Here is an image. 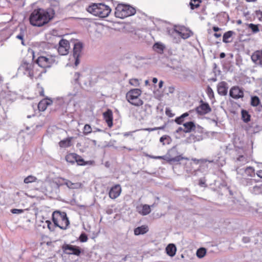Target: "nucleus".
I'll list each match as a JSON object with an SVG mask.
<instances>
[{"mask_svg":"<svg viewBox=\"0 0 262 262\" xmlns=\"http://www.w3.org/2000/svg\"><path fill=\"white\" fill-rule=\"evenodd\" d=\"M92 132L91 126L89 124H85L83 128V133L85 135H87Z\"/></svg>","mask_w":262,"mask_h":262,"instance_id":"44","label":"nucleus"},{"mask_svg":"<svg viewBox=\"0 0 262 262\" xmlns=\"http://www.w3.org/2000/svg\"><path fill=\"white\" fill-rule=\"evenodd\" d=\"M103 116L108 127H111L113 126L112 112L110 110H108L107 111L103 113Z\"/></svg>","mask_w":262,"mask_h":262,"instance_id":"21","label":"nucleus"},{"mask_svg":"<svg viewBox=\"0 0 262 262\" xmlns=\"http://www.w3.org/2000/svg\"><path fill=\"white\" fill-rule=\"evenodd\" d=\"M36 67V64L33 62L24 61L18 69V74L32 78L37 73Z\"/></svg>","mask_w":262,"mask_h":262,"instance_id":"5","label":"nucleus"},{"mask_svg":"<svg viewBox=\"0 0 262 262\" xmlns=\"http://www.w3.org/2000/svg\"><path fill=\"white\" fill-rule=\"evenodd\" d=\"M239 182L243 185L248 186L253 185L256 182V181L255 179L243 177L239 179Z\"/></svg>","mask_w":262,"mask_h":262,"instance_id":"23","label":"nucleus"},{"mask_svg":"<svg viewBox=\"0 0 262 262\" xmlns=\"http://www.w3.org/2000/svg\"><path fill=\"white\" fill-rule=\"evenodd\" d=\"M20 32L19 33V34L16 35V38L18 39L21 40V44L23 45H25V43L24 41V37L25 36V30L23 28H20Z\"/></svg>","mask_w":262,"mask_h":262,"instance_id":"41","label":"nucleus"},{"mask_svg":"<svg viewBox=\"0 0 262 262\" xmlns=\"http://www.w3.org/2000/svg\"><path fill=\"white\" fill-rule=\"evenodd\" d=\"M141 91L138 89L130 90L126 94V97L127 101L132 105L140 106L143 104L142 100L140 98Z\"/></svg>","mask_w":262,"mask_h":262,"instance_id":"8","label":"nucleus"},{"mask_svg":"<svg viewBox=\"0 0 262 262\" xmlns=\"http://www.w3.org/2000/svg\"><path fill=\"white\" fill-rule=\"evenodd\" d=\"M40 222L41 224H39V226H42L43 228H45L47 227L51 231L53 230L51 227L52 224L50 221L46 220L45 221H41Z\"/></svg>","mask_w":262,"mask_h":262,"instance_id":"36","label":"nucleus"},{"mask_svg":"<svg viewBox=\"0 0 262 262\" xmlns=\"http://www.w3.org/2000/svg\"><path fill=\"white\" fill-rule=\"evenodd\" d=\"M184 121V119L181 116L175 119V122L178 124H181Z\"/></svg>","mask_w":262,"mask_h":262,"instance_id":"51","label":"nucleus"},{"mask_svg":"<svg viewBox=\"0 0 262 262\" xmlns=\"http://www.w3.org/2000/svg\"><path fill=\"white\" fill-rule=\"evenodd\" d=\"M201 104L195 108V111L198 115H204L210 113L211 109L208 103L200 101Z\"/></svg>","mask_w":262,"mask_h":262,"instance_id":"14","label":"nucleus"},{"mask_svg":"<svg viewBox=\"0 0 262 262\" xmlns=\"http://www.w3.org/2000/svg\"><path fill=\"white\" fill-rule=\"evenodd\" d=\"M256 15L260 20L262 21V12L260 11L256 12Z\"/></svg>","mask_w":262,"mask_h":262,"instance_id":"56","label":"nucleus"},{"mask_svg":"<svg viewBox=\"0 0 262 262\" xmlns=\"http://www.w3.org/2000/svg\"><path fill=\"white\" fill-rule=\"evenodd\" d=\"M184 127V132L190 133L195 128V125L192 121H189L183 124Z\"/></svg>","mask_w":262,"mask_h":262,"instance_id":"24","label":"nucleus"},{"mask_svg":"<svg viewBox=\"0 0 262 262\" xmlns=\"http://www.w3.org/2000/svg\"><path fill=\"white\" fill-rule=\"evenodd\" d=\"M242 240L244 243H247L250 242V238L248 237H244Z\"/></svg>","mask_w":262,"mask_h":262,"instance_id":"57","label":"nucleus"},{"mask_svg":"<svg viewBox=\"0 0 262 262\" xmlns=\"http://www.w3.org/2000/svg\"><path fill=\"white\" fill-rule=\"evenodd\" d=\"M121 187L119 184H117L111 188L109 191V196L112 199L117 198L121 192Z\"/></svg>","mask_w":262,"mask_h":262,"instance_id":"17","label":"nucleus"},{"mask_svg":"<svg viewBox=\"0 0 262 262\" xmlns=\"http://www.w3.org/2000/svg\"><path fill=\"white\" fill-rule=\"evenodd\" d=\"M226 55L225 53L224 52L221 53L220 54V57L221 58H224L225 57Z\"/></svg>","mask_w":262,"mask_h":262,"instance_id":"62","label":"nucleus"},{"mask_svg":"<svg viewBox=\"0 0 262 262\" xmlns=\"http://www.w3.org/2000/svg\"><path fill=\"white\" fill-rule=\"evenodd\" d=\"M163 81L162 80L160 81V82L159 83V88H161L163 86Z\"/></svg>","mask_w":262,"mask_h":262,"instance_id":"63","label":"nucleus"},{"mask_svg":"<svg viewBox=\"0 0 262 262\" xmlns=\"http://www.w3.org/2000/svg\"><path fill=\"white\" fill-rule=\"evenodd\" d=\"M80 94L78 93H70L63 97H58L57 101H59L60 104L66 105H72L75 106L80 100Z\"/></svg>","mask_w":262,"mask_h":262,"instance_id":"7","label":"nucleus"},{"mask_svg":"<svg viewBox=\"0 0 262 262\" xmlns=\"http://www.w3.org/2000/svg\"><path fill=\"white\" fill-rule=\"evenodd\" d=\"M54 11L51 9L48 10L38 8L34 10L29 17L31 25L36 27H42L48 24L53 17Z\"/></svg>","mask_w":262,"mask_h":262,"instance_id":"1","label":"nucleus"},{"mask_svg":"<svg viewBox=\"0 0 262 262\" xmlns=\"http://www.w3.org/2000/svg\"><path fill=\"white\" fill-rule=\"evenodd\" d=\"M45 103H46V101H43V100L39 102L38 108L40 111H44L47 108V106Z\"/></svg>","mask_w":262,"mask_h":262,"instance_id":"43","label":"nucleus"},{"mask_svg":"<svg viewBox=\"0 0 262 262\" xmlns=\"http://www.w3.org/2000/svg\"><path fill=\"white\" fill-rule=\"evenodd\" d=\"M178 152L175 147H172L168 150L167 154L166 155L168 157L169 160L167 162L169 163L178 162L182 159H188L187 158L182 157L181 155H178Z\"/></svg>","mask_w":262,"mask_h":262,"instance_id":"11","label":"nucleus"},{"mask_svg":"<svg viewBox=\"0 0 262 262\" xmlns=\"http://www.w3.org/2000/svg\"><path fill=\"white\" fill-rule=\"evenodd\" d=\"M148 231V228L147 226L143 225L140 227H138L134 229V234L136 235H139L140 234H144L147 233Z\"/></svg>","mask_w":262,"mask_h":262,"instance_id":"26","label":"nucleus"},{"mask_svg":"<svg viewBox=\"0 0 262 262\" xmlns=\"http://www.w3.org/2000/svg\"><path fill=\"white\" fill-rule=\"evenodd\" d=\"M206 253V250L204 248H200L198 249L196 255L199 258H203Z\"/></svg>","mask_w":262,"mask_h":262,"instance_id":"37","label":"nucleus"},{"mask_svg":"<svg viewBox=\"0 0 262 262\" xmlns=\"http://www.w3.org/2000/svg\"><path fill=\"white\" fill-rule=\"evenodd\" d=\"M74 59H75V66L76 67H77L79 64V57H74Z\"/></svg>","mask_w":262,"mask_h":262,"instance_id":"55","label":"nucleus"},{"mask_svg":"<svg viewBox=\"0 0 262 262\" xmlns=\"http://www.w3.org/2000/svg\"><path fill=\"white\" fill-rule=\"evenodd\" d=\"M135 13L134 8L129 5L119 4L116 8L115 14L117 17L124 18L133 15Z\"/></svg>","mask_w":262,"mask_h":262,"instance_id":"6","label":"nucleus"},{"mask_svg":"<svg viewBox=\"0 0 262 262\" xmlns=\"http://www.w3.org/2000/svg\"><path fill=\"white\" fill-rule=\"evenodd\" d=\"M257 111L260 113V116L262 117V106H259L257 108Z\"/></svg>","mask_w":262,"mask_h":262,"instance_id":"59","label":"nucleus"},{"mask_svg":"<svg viewBox=\"0 0 262 262\" xmlns=\"http://www.w3.org/2000/svg\"><path fill=\"white\" fill-rule=\"evenodd\" d=\"M79 238L80 241L82 243L86 242L88 239L86 234L84 233H81Z\"/></svg>","mask_w":262,"mask_h":262,"instance_id":"47","label":"nucleus"},{"mask_svg":"<svg viewBox=\"0 0 262 262\" xmlns=\"http://www.w3.org/2000/svg\"><path fill=\"white\" fill-rule=\"evenodd\" d=\"M242 117L243 121L245 122H248L250 120V116L249 115L248 113L245 110H242Z\"/></svg>","mask_w":262,"mask_h":262,"instance_id":"38","label":"nucleus"},{"mask_svg":"<svg viewBox=\"0 0 262 262\" xmlns=\"http://www.w3.org/2000/svg\"><path fill=\"white\" fill-rule=\"evenodd\" d=\"M212 29H213V30L215 32H217L221 30V29L217 27H213Z\"/></svg>","mask_w":262,"mask_h":262,"instance_id":"60","label":"nucleus"},{"mask_svg":"<svg viewBox=\"0 0 262 262\" xmlns=\"http://www.w3.org/2000/svg\"><path fill=\"white\" fill-rule=\"evenodd\" d=\"M43 101H46V103H45L47 106L51 105L53 102L52 100L50 99H43Z\"/></svg>","mask_w":262,"mask_h":262,"instance_id":"54","label":"nucleus"},{"mask_svg":"<svg viewBox=\"0 0 262 262\" xmlns=\"http://www.w3.org/2000/svg\"><path fill=\"white\" fill-rule=\"evenodd\" d=\"M192 161H194L196 164L200 163L201 164V166H203L204 164H205L207 162L210 163L214 162V161L213 160H207L206 159H197L196 158H192Z\"/></svg>","mask_w":262,"mask_h":262,"instance_id":"33","label":"nucleus"},{"mask_svg":"<svg viewBox=\"0 0 262 262\" xmlns=\"http://www.w3.org/2000/svg\"><path fill=\"white\" fill-rule=\"evenodd\" d=\"M160 142L162 143L163 145H168L171 142V139L168 135H164L160 138Z\"/></svg>","mask_w":262,"mask_h":262,"instance_id":"30","label":"nucleus"},{"mask_svg":"<svg viewBox=\"0 0 262 262\" xmlns=\"http://www.w3.org/2000/svg\"><path fill=\"white\" fill-rule=\"evenodd\" d=\"M86 10L92 14L102 18L108 16L111 12L109 6L101 3L92 4L86 8Z\"/></svg>","mask_w":262,"mask_h":262,"instance_id":"2","label":"nucleus"},{"mask_svg":"<svg viewBox=\"0 0 262 262\" xmlns=\"http://www.w3.org/2000/svg\"><path fill=\"white\" fill-rule=\"evenodd\" d=\"M217 92L219 95L225 96L227 94V83L225 81L220 82L217 86Z\"/></svg>","mask_w":262,"mask_h":262,"instance_id":"18","label":"nucleus"},{"mask_svg":"<svg viewBox=\"0 0 262 262\" xmlns=\"http://www.w3.org/2000/svg\"><path fill=\"white\" fill-rule=\"evenodd\" d=\"M200 0H191L189 5L191 9H194L200 6Z\"/></svg>","mask_w":262,"mask_h":262,"instance_id":"40","label":"nucleus"},{"mask_svg":"<svg viewBox=\"0 0 262 262\" xmlns=\"http://www.w3.org/2000/svg\"><path fill=\"white\" fill-rule=\"evenodd\" d=\"M52 220L54 225L61 229H66L70 224L64 212L54 211L52 214Z\"/></svg>","mask_w":262,"mask_h":262,"instance_id":"4","label":"nucleus"},{"mask_svg":"<svg viewBox=\"0 0 262 262\" xmlns=\"http://www.w3.org/2000/svg\"><path fill=\"white\" fill-rule=\"evenodd\" d=\"M250 191L254 194H259L262 192V187L261 186L255 185L249 188Z\"/></svg>","mask_w":262,"mask_h":262,"instance_id":"31","label":"nucleus"},{"mask_svg":"<svg viewBox=\"0 0 262 262\" xmlns=\"http://www.w3.org/2000/svg\"><path fill=\"white\" fill-rule=\"evenodd\" d=\"M260 102L259 98L257 96H253L251 99V104L253 106H259L258 104Z\"/></svg>","mask_w":262,"mask_h":262,"instance_id":"39","label":"nucleus"},{"mask_svg":"<svg viewBox=\"0 0 262 262\" xmlns=\"http://www.w3.org/2000/svg\"><path fill=\"white\" fill-rule=\"evenodd\" d=\"M11 212L13 214H20L24 212V210L19 209H12Z\"/></svg>","mask_w":262,"mask_h":262,"instance_id":"50","label":"nucleus"},{"mask_svg":"<svg viewBox=\"0 0 262 262\" xmlns=\"http://www.w3.org/2000/svg\"><path fill=\"white\" fill-rule=\"evenodd\" d=\"M199 184L200 186H203L205 184V182L203 180L201 179L199 182Z\"/></svg>","mask_w":262,"mask_h":262,"instance_id":"61","label":"nucleus"},{"mask_svg":"<svg viewBox=\"0 0 262 262\" xmlns=\"http://www.w3.org/2000/svg\"><path fill=\"white\" fill-rule=\"evenodd\" d=\"M164 126H160V127H154V128H146L143 129V130H147L148 132H152V131L157 130L158 129H164Z\"/></svg>","mask_w":262,"mask_h":262,"instance_id":"49","label":"nucleus"},{"mask_svg":"<svg viewBox=\"0 0 262 262\" xmlns=\"http://www.w3.org/2000/svg\"><path fill=\"white\" fill-rule=\"evenodd\" d=\"M149 157L154 159H163L166 161H167V160H169L168 157L166 155L163 156H149Z\"/></svg>","mask_w":262,"mask_h":262,"instance_id":"46","label":"nucleus"},{"mask_svg":"<svg viewBox=\"0 0 262 262\" xmlns=\"http://www.w3.org/2000/svg\"><path fill=\"white\" fill-rule=\"evenodd\" d=\"M251 59L256 64L262 66V50L255 52L252 55Z\"/></svg>","mask_w":262,"mask_h":262,"instance_id":"19","label":"nucleus"},{"mask_svg":"<svg viewBox=\"0 0 262 262\" xmlns=\"http://www.w3.org/2000/svg\"><path fill=\"white\" fill-rule=\"evenodd\" d=\"M66 185L70 189H77L81 187V184L79 183H72L70 181H67Z\"/></svg>","mask_w":262,"mask_h":262,"instance_id":"32","label":"nucleus"},{"mask_svg":"<svg viewBox=\"0 0 262 262\" xmlns=\"http://www.w3.org/2000/svg\"><path fill=\"white\" fill-rule=\"evenodd\" d=\"M70 48V46L69 41L62 39L59 41L58 48L55 49L59 55L64 56L69 53Z\"/></svg>","mask_w":262,"mask_h":262,"instance_id":"12","label":"nucleus"},{"mask_svg":"<svg viewBox=\"0 0 262 262\" xmlns=\"http://www.w3.org/2000/svg\"><path fill=\"white\" fill-rule=\"evenodd\" d=\"M193 112V110H190L188 112H186V113L183 114L182 115H181V116L182 117V118L183 119H184L185 117L188 116L189 115V114L190 113H192Z\"/></svg>","mask_w":262,"mask_h":262,"instance_id":"53","label":"nucleus"},{"mask_svg":"<svg viewBox=\"0 0 262 262\" xmlns=\"http://www.w3.org/2000/svg\"><path fill=\"white\" fill-rule=\"evenodd\" d=\"M169 33L173 37L174 41L176 43L180 42V38L186 39L192 34L191 31L183 26L175 27L174 29L169 31Z\"/></svg>","mask_w":262,"mask_h":262,"instance_id":"3","label":"nucleus"},{"mask_svg":"<svg viewBox=\"0 0 262 262\" xmlns=\"http://www.w3.org/2000/svg\"><path fill=\"white\" fill-rule=\"evenodd\" d=\"M238 155L236 162L239 165H245L250 161V157L248 155L247 150L245 148H239L237 150Z\"/></svg>","mask_w":262,"mask_h":262,"instance_id":"10","label":"nucleus"},{"mask_svg":"<svg viewBox=\"0 0 262 262\" xmlns=\"http://www.w3.org/2000/svg\"><path fill=\"white\" fill-rule=\"evenodd\" d=\"M236 171L237 175H241L243 177L247 176L253 178L255 175V169L252 166H248L245 168H240L237 167L236 169Z\"/></svg>","mask_w":262,"mask_h":262,"instance_id":"13","label":"nucleus"},{"mask_svg":"<svg viewBox=\"0 0 262 262\" xmlns=\"http://www.w3.org/2000/svg\"><path fill=\"white\" fill-rule=\"evenodd\" d=\"M83 48V45L80 41L74 43L73 48V57H79Z\"/></svg>","mask_w":262,"mask_h":262,"instance_id":"20","label":"nucleus"},{"mask_svg":"<svg viewBox=\"0 0 262 262\" xmlns=\"http://www.w3.org/2000/svg\"><path fill=\"white\" fill-rule=\"evenodd\" d=\"M229 95L232 98L237 99L243 97L244 92L238 86H233L230 90Z\"/></svg>","mask_w":262,"mask_h":262,"instance_id":"16","label":"nucleus"},{"mask_svg":"<svg viewBox=\"0 0 262 262\" xmlns=\"http://www.w3.org/2000/svg\"><path fill=\"white\" fill-rule=\"evenodd\" d=\"M256 174H257V177H258L259 178H262V170H258L256 172Z\"/></svg>","mask_w":262,"mask_h":262,"instance_id":"58","label":"nucleus"},{"mask_svg":"<svg viewBox=\"0 0 262 262\" xmlns=\"http://www.w3.org/2000/svg\"><path fill=\"white\" fill-rule=\"evenodd\" d=\"M153 48L154 50L157 52L161 53L163 51L164 46L161 43L157 42L154 44Z\"/></svg>","mask_w":262,"mask_h":262,"instance_id":"35","label":"nucleus"},{"mask_svg":"<svg viewBox=\"0 0 262 262\" xmlns=\"http://www.w3.org/2000/svg\"><path fill=\"white\" fill-rule=\"evenodd\" d=\"M72 139V137L68 138L66 139L60 141L59 143V146L61 148H67L71 146Z\"/></svg>","mask_w":262,"mask_h":262,"instance_id":"28","label":"nucleus"},{"mask_svg":"<svg viewBox=\"0 0 262 262\" xmlns=\"http://www.w3.org/2000/svg\"><path fill=\"white\" fill-rule=\"evenodd\" d=\"M76 162L79 165H85L86 164V162L78 155H77Z\"/></svg>","mask_w":262,"mask_h":262,"instance_id":"45","label":"nucleus"},{"mask_svg":"<svg viewBox=\"0 0 262 262\" xmlns=\"http://www.w3.org/2000/svg\"><path fill=\"white\" fill-rule=\"evenodd\" d=\"M63 250L64 253L68 254H73L79 256L81 253L80 248L74 245H66L63 247Z\"/></svg>","mask_w":262,"mask_h":262,"instance_id":"15","label":"nucleus"},{"mask_svg":"<svg viewBox=\"0 0 262 262\" xmlns=\"http://www.w3.org/2000/svg\"><path fill=\"white\" fill-rule=\"evenodd\" d=\"M77 155V154H76L75 153H70V154H68L66 156V161L68 162L71 163L72 164L74 163L76 160Z\"/></svg>","mask_w":262,"mask_h":262,"instance_id":"29","label":"nucleus"},{"mask_svg":"<svg viewBox=\"0 0 262 262\" xmlns=\"http://www.w3.org/2000/svg\"><path fill=\"white\" fill-rule=\"evenodd\" d=\"M137 209L138 212L143 215H147L151 211L150 206L146 204L138 206Z\"/></svg>","mask_w":262,"mask_h":262,"instance_id":"22","label":"nucleus"},{"mask_svg":"<svg viewBox=\"0 0 262 262\" xmlns=\"http://www.w3.org/2000/svg\"><path fill=\"white\" fill-rule=\"evenodd\" d=\"M57 62V57L52 55L47 56H40L36 60L37 65L43 68H50L53 64Z\"/></svg>","mask_w":262,"mask_h":262,"instance_id":"9","label":"nucleus"},{"mask_svg":"<svg viewBox=\"0 0 262 262\" xmlns=\"http://www.w3.org/2000/svg\"><path fill=\"white\" fill-rule=\"evenodd\" d=\"M129 83L135 86H138L139 85V82L138 79L136 78L132 79L129 80Z\"/></svg>","mask_w":262,"mask_h":262,"instance_id":"48","label":"nucleus"},{"mask_svg":"<svg viewBox=\"0 0 262 262\" xmlns=\"http://www.w3.org/2000/svg\"><path fill=\"white\" fill-rule=\"evenodd\" d=\"M248 28L251 29L253 34H256L259 31V25H255L254 24H248Z\"/></svg>","mask_w":262,"mask_h":262,"instance_id":"34","label":"nucleus"},{"mask_svg":"<svg viewBox=\"0 0 262 262\" xmlns=\"http://www.w3.org/2000/svg\"><path fill=\"white\" fill-rule=\"evenodd\" d=\"M37 180V178L33 176H29L28 177H26L24 180V182L26 184H28L30 183H32L34 182H35Z\"/></svg>","mask_w":262,"mask_h":262,"instance_id":"42","label":"nucleus"},{"mask_svg":"<svg viewBox=\"0 0 262 262\" xmlns=\"http://www.w3.org/2000/svg\"><path fill=\"white\" fill-rule=\"evenodd\" d=\"M184 132V129L182 127H179L176 130L177 133H179L181 131Z\"/></svg>","mask_w":262,"mask_h":262,"instance_id":"64","label":"nucleus"},{"mask_svg":"<svg viewBox=\"0 0 262 262\" xmlns=\"http://www.w3.org/2000/svg\"><path fill=\"white\" fill-rule=\"evenodd\" d=\"M166 253L170 256L172 257L175 255L177 248L173 244H169L166 248Z\"/></svg>","mask_w":262,"mask_h":262,"instance_id":"25","label":"nucleus"},{"mask_svg":"<svg viewBox=\"0 0 262 262\" xmlns=\"http://www.w3.org/2000/svg\"><path fill=\"white\" fill-rule=\"evenodd\" d=\"M234 34L232 31H228L225 32L223 36V41L225 43H230L232 42V39H230L232 36Z\"/></svg>","mask_w":262,"mask_h":262,"instance_id":"27","label":"nucleus"},{"mask_svg":"<svg viewBox=\"0 0 262 262\" xmlns=\"http://www.w3.org/2000/svg\"><path fill=\"white\" fill-rule=\"evenodd\" d=\"M207 92V94L209 96V97H210L211 96H213V91L210 87H209V86L208 87Z\"/></svg>","mask_w":262,"mask_h":262,"instance_id":"52","label":"nucleus"}]
</instances>
